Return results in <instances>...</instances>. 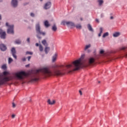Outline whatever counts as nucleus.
<instances>
[{"label":"nucleus","instance_id":"nucleus-36","mask_svg":"<svg viewBox=\"0 0 127 127\" xmlns=\"http://www.w3.org/2000/svg\"><path fill=\"white\" fill-rule=\"evenodd\" d=\"M30 59H31V56L28 57V61H30Z\"/></svg>","mask_w":127,"mask_h":127},{"label":"nucleus","instance_id":"nucleus-19","mask_svg":"<svg viewBox=\"0 0 127 127\" xmlns=\"http://www.w3.org/2000/svg\"><path fill=\"white\" fill-rule=\"evenodd\" d=\"M42 44H43L44 45V46L45 47H47L48 46V44H47V42L46 41V40H43L42 41Z\"/></svg>","mask_w":127,"mask_h":127},{"label":"nucleus","instance_id":"nucleus-6","mask_svg":"<svg viewBox=\"0 0 127 127\" xmlns=\"http://www.w3.org/2000/svg\"><path fill=\"white\" fill-rule=\"evenodd\" d=\"M62 24H63V25H67V26H71V27H75V23L71 21H63L62 22Z\"/></svg>","mask_w":127,"mask_h":127},{"label":"nucleus","instance_id":"nucleus-51","mask_svg":"<svg viewBox=\"0 0 127 127\" xmlns=\"http://www.w3.org/2000/svg\"><path fill=\"white\" fill-rule=\"evenodd\" d=\"M42 0H40L41 1H42Z\"/></svg>","mask_w":127,"mask_h":127},{"label":"nucleus","instance_id":"nucleus-28","mask_svg":"<svg viewBox=\"0 0 127 127\" xmlns=\"http://www.w3.org/2000/svg\"><path fill=\"white\" fill-rule=\"evenodd\" d=\"M39 49H40V51H41V52L43 51V47H42V45H39Z\"/></svg>","mask_w":127,"mask_h":127},{"label":"nucleus","instance_id":"nucleus-52","mask_svg":"<svg viewBox=\"0 0 127 127\" xmlns=\"http://www.w3.org/2000/svg\"><path fill=\"white\" fill-rule=\"evenodd\" d=\"M0 1H2V0H0Z\"/></svg>","mask_w":127,"mask_h":127},{"label":"nucleus","instance_id":"nucleus-31","mask_svg":"<svg viewBox=\"0 0 127 127\" xmlns=\"http://www.w3.org/2000/svg\"><path fill=\"white\" fill-rule=\"evenodd\" d=\"M26 54H29L30 55H32V54H33V53L27 51L26 52Z\"/></svg>","mask_w":127,"mask_h":127},{"label":"nucleus","instance_id":"nucleus-49","mask_svg":"<svg viewBox=\"0 0 127 127\" xmlns=\"http://www.w3.org/2000/svg\"><path fill=\"white\" fill-rule=\"evenodd\" d=\"M80 19H81V20H83V19H82V18H81Z\"/></svg>","mask_w":127,"mask_h":127},{"label":"nucleus","instance_id":"nucleus-16","mask_svg":"<svg viewBox=\"0 0 127 127\" xmlns=\"http://www.w3.org/2000/svg\"><path fill=\"white\" fill-rule=\"evenodd\" d=\"M14 43L15 44H18V45H19V44H21V40L19 39H16L14 41Z\"/></svg>","mask_w":127,"mask_h":127},{"label":"nucleus","instance_id":"nucleus-5","mask_svg":"<svg viewBox=\"0 0 127 127\" xmlns=\"http://www.w3.org/2000/svg\"><path fill=\"white\" fill-rule=\"evenodd\" d=\"M6 26L8 27L7 33L8 34H14V25H9L8 23H6Z\"/></svg>","mask_w":127,"mask_h":127},{"label":"nucleus","instance_id":"nucleus-33","mask_svg":"<svg viewBox=\"0 0 127 127\" xmlns=\"http://www.w3.org/2000/svg\"><path fill=\"white\" fill-rule=\"evenodd\" d=\"M104 53H105V51L103 50H101L100 51V54H104Z\"/></svg>","mask_w":127,"mask_h":127},{"label":"nucleus","instance_id":"nucleus-15","mask_svg":"<svg viewBox=\"0 0 127 127\" xmlns=\"http://www.w3.org/2000/svg\"><path fill=\"white\" fill-rule=\"evenodd\" d=\"M57 54H55L54 56H53V58H52V62L54 63L55 62V61H56V60H57Z\"/></svg>","mask_w":127,"mask_h":127},{"label":"nucleus","instance_id":"nucleus-48","mask_svg":"<svg viewBox=\"0 0 127 127\" xmlns=\"http://www.w3.org/2000/svg\"><path fill=\"white\" fill-rule=\"evenodd\" d=\"M29 101L31 102V99H30Z\"/></svg>","mask_w":127,"mask_h":127},{"label":"nucleus","instance_id":"nucleus-44","mask_svg":"<svg viewBox=\"0 0 127 127\" xmlns=\"http://www.w3.org/2000/svg\"><path fill=\"white\" fill-rule=\"evenodd\" d=\"M113 18H114V16H111L110 17V19H113Z\"/></svg>","mask_w":127,"mask_h":127},{"label":"nucleus","instance_id":"nucleus-23","mask_svg":"<svg viewBox=\"0 0 127 127\" xmlns=\"http://www.w3.org/2000/svg\"><path fill=\"white\" fill-rule=\"evenodd\" d=\"M100 33L98 34L99 37L102 36V33H103V28L100 27Z\"/></svg>","mask_w":127,"mask_h":127},{"label":"nucleus","instance_id":"nucleus-27","mask_svg":"<svg viewBox=\"0 0 127 127\" xmlns=\"http://www.w3.org/2000/svg\"><path fill=\"white\" fill-rule=\"evenodd\" d=\"M98 2L99 3V5H102V4L104 3V1L103 0H99Z\"/></svg>","mask_w":127,"mask_h":127},{"label":"nucleus","instance_id":"nucleus-25","mask_svg":"<svg viewBox=\"0 0 127 127\" xmlns=\"http://www.w3.org/2000/svg\"><path fill=\"white\" fill-rule=\"evenodd\" d=\"M107 36H109V32H106L105 33L102 37H103V38H105V37H107Z\"/></svg>","mask_w":127,"mask_h":127},{"label":"nucleus","instance_id":"nucleus-41","mask_svg":"<svg viewBox=\"0 0 127 127\" xmlns=\"http://www.w3.org/2000/svg\"><path fill=\"white\" fill-rule=\"evenodd\" d=\"M126 47H123L121 48V50H126Z\"/></svg>","mask_w":127,"mask_h":127},{"label":"nucleus","instance_id":"nucleus-37","mask_svg":"<svg viewBox=\"0 0 127 127\" xmlns=\"http://www.w3.org/2000/svg\"><path fill=\"white\" fill-rule=\"evenodd\" d=\"M79 93L80 96H82V95H83V93H82V91L79 90Z\"/></svg>","mask_w":127,"mask_h":127},{"label":"nucleus","instance_id":"nucleus-26","mask_svg":"<svg viewBox=\"0 0 127 127\" xmlns=\"http://www.w3.org/2000/svg\"><path fill=\"white\" fill-rule=\"evenodd\" d=\"M91 47V44H89L88 45H86L84 48V51H86L88 48Z\"/></svg>","mask_w":127,"mask_h":127},{"label":"nucleus","instance_id":"nucleus-14","mask_svg":"<svg viewBox=\"0 0 127 127\" xmlns=\"http://www.w3.org/2000/svg\"><path fill=\"white\" fill-rule=\"evenodd\" d=\"M87 28L89 31H91V32H94V30L93 29V28L92 27V26L90 24H88L87 25Z\"/></svg>","mask_w":127,"mask_h":127},{"label":"nucleus","instance_id":"nucleus-43","mask_svg":"<svg viewBox=\"0 0 127 127\" xmlns=\"http://www.w3.org/2000/svg\"><path fill=\"white\" fill-rule=\"evenodd\" d=\"M124 57H127V53H126L124 55Z\"/></svg>","mask_w":127,"mask_h":127},{"label":"nucleus","instance_id":"nucleus-53","mask_svg":"<svg viewBox=\"0 0 127 127\" xmlns=\"http://www.w3.org/2000/svg\"><path fill=\"white\" fill-rule=\"evenodd\" d=\"M110 14H111V15H112L113 14H112V13H111Z\"/></svg>","mask_w":127,"mask_h":127},{"label":"nucleus","instance_id":"nucleus-1","mask_svg":"<svg viewBox=\"0 0 127 127\" xmlns=\"http://www.w3.org/2000/svg\"><path fill=\"white\" fill-rule=\"evenodd\" d=\"M85 58V54L81 56V57L70 64H62L60 65L54 64L52 66V72L47 67H43L37 69L35 73L33 76V81H38L39 76H62L64 75L65 73H72L73 71H77L79 70L82 66H85V62L86 61L84 60Z\"/></svg>","mask_w":127,"mask_h":127},{"label":"nucleus","instance_id":"nucleus-42","mask_svg":"<svg viewBox=\"0 0 127 127\" xmlns=\"http://www.w3.org/2000/svg\"><path fill=\"white\" fill-rule=\"evenodd\" d=\"M95 20H96V22H98V23H99L100 22V21L98 19H96Z\"/></svg>","mask_w":127,"mask_h":127},{"label":"nucleus","instance_id":"nucleus-22","mask_svg":"<svg viewBox=\"0 0 127 127\" xmlns=\"http://www.w3.org/2000/svg\"><path fill=\"white\" fill-rule=\"evenodd\" d=\"M75 27H76L77 29H81L82 26L81 25V24H77L76 25H75Z\"/></svg>","mask_w":127,"mask_h":127},{"label":"nucleus","instance_id":"nucleus-20","mask_svg":"<svg viewBox=\"0 0 127 127\" xmlns=\"http://www.w3.org/2000/svg\"><path fill=\"white\" fill-rule=\"evenodd\" d=\"M44 25L46 27H49L50 26V25L49 24V23L48 22V21L46 20L44 22Z\"/></svg>","mask_w":127,"mask_h":127},{"label":"nucleus","instance_id":"nucleus-18","mask_svg":"<svg viewBox=\"0 0 127 127\" xmlns=\"http://www.w3.org/2000/svg\"><path fill=\"white\" fill-rule=\"evenodd\" d=\"M121 35V33L120 32H115L113 34L114 37H119Z\"/></svg>","mask_w":127,"mask_h":127},{"label":"nucleus","instance_id":"nucleus-40","mask_svg":"<svg viewBox=\"0 0 127 127\" xmlns=\"http://www.w3.org/2000/svg\"><path fill=\"white\" fill-rule=\"evenodd\" d=\"M104 13H101V18H103V17H104Z\"/></svg>","mask_w":127,"mask_h":127},{"label":"nucleus","instance_id":"nucleus-29","mask_svg":"<svg viewBox=\"0 0 127 127\" xmlns=\"http://www.w3.org/2000/svg\"><path fill=\"white\" fill-rule=\"evenodd\" d=\"M12 61H13V60H12V59H11V58H8V64H10V63H11V62H12Z\"/></svg>","mask_w":127,"mask_h":127},{"label":"nucleus","instance_id":"nucleus-30","mask_svg":"<svg viewBox=\"0 0 127 127\" xmlns=\"http://www.w3.org/2000/svg\"><path fill=\"white\" fill-rule=\"evenodd\" d=\"M3 75L4 76H6V75H8V72L5 71L3 72Z\"/></svg>","mask_w":127,"mask_h":127},{"label":"nucleus","instance_id":"nucleus-34","mask_svg":"<svg viewBox=\"0 0 127 127\" xmlns=\"http://www.w3.org/2000/svg\"><path fill=\"white\" fill-rule=\"evenodd\" d=\"M27 42H28V43H30V38H28L27 39Z\"/></svg>","mask_w":127,"mask_h":127},{"label":"nucleus","instance_id":"nucleus-32","mask_svg":"<svg viewBox=\"0 0 127 127\" xmlns=\"http://www.w3.org/2000/svg\"><path fill=\"white\" fill-rule=\"evenodd\" d=\"M30 16H31L32 17H34V16H35V14H34V13L31 12V13H30Z\"/></svg>","mask_w":127,"mask_h":127},{"label":"nucleus","instance_id":"nucleus-10","mask_svg":"<svg viewBox=\"0 0 127 127\" xmlns=\"http://www.w3.org/2000/svg\"><path fill=\"white\" fill-rule=\"evenodd\" d=\"M11 5L13 7H17V5H18V2L17 1V0H12Z\"/></svg>","mask_w":127,"mask_h":127},{"label":"nucleus","instance_id":"nucleus-3","mask_svg":"<svg viewBox=\"0 0 127 127\" xmlns=\"http://www.w3.org/2000/svg\"><path fill=\"white\" fill-rule=\"evenodd\" d=\"M27 73L24 71H21L18 72H16L15 74V77L18 79V80H23L25 77H27Z\"/></svg>","mask_w":127,"mask_h":127},{"label":"nucleus","instance_id":"nucleus-24","mask_svg":"<svg viewBox=\"0 0 127 127\" xmlns=\"http://www.w3.org/2000/svg\"><path fill=\"white\" fill-rule=\"evenodd\" d=\"M1 69H3L4 70H6V69H7V66H6V64H3L1 66Z\"/></svg>","mask_w":127,"mask_h":127},{"label":"nucleus","instance_id":"nucleus-7","mask_svg":"<svg viewBox=\"0 0 127 127\" xmlns=\"http://www.w3.org/2000/svg\"><path fill=\"white\" fill-rule=\"evenodd\" d=\"M6 37V33L2 31V29L0 28V38L1 39H5Z\"/></svg>","mask_w":127,"mask_h":127},{"label":"nucleus","instance_id":"nucleus-38","mask_svg":"<svg viewBox=\"0 0 127 127\" xmlns=\"http://www.w3.org/2000/svg\"><path fill=\"white\" fill-rule=\"evenodd\" d=\"M11 117H12V119H14L15 118V115L13 114L12 115Z\"/></svg>","mask_w":127,"mask_h":127},{"label":"nucleus","instance_id":"nucleus-21","mask_svg":"<svg viewBox=\"0 0 127 127\" xmlns=\"http://www.w3.org/2000/svg\"><path fill=\"white\" fill-rule=\"evenodd\" d=\"M52 29L53 31H56L57 30V26H56L55 24L53 26Z\"/></svg>","mask_w":127,"mask_h":127},{"label":"nucleus","instance_id":"nucleus-50","mask_svg":"<svg viewBox=\"0 0 127 127\" xmlns=\"http://www.w3.org/2000/svg\"><path fill=\"white\" fill-rule=\"evenodd\" d=\"M98 83H101V81H98Z\"/></svg>","mask_w":127,"mask_h":127},{"label":"nucleus","instance_id":"nucleus-46","mask_svg":"<svg viewBox=\"0 0 127 127\" xmlns=\"http://www.w3.org/2000/svg\"><path fill=\"white\" fill-rule=\"evenodd\" d=\"M25 67H29V64H27L25 65Z\"/></svg>","mask_w":127,"mask_h":127},{"label":"nucleus","instance_id":"nucleus-45","mask_svg":"<svg viewBox=\"0 0 127 127\" xmlns=\"http://www.w3.org/2000/svg\"><path fill=\"white\" fill-rule=\"evenodd\" d=\"M87 52H88V53H90V52H91L90 50H88Z\"/></svg>","mask_w":127,"mask_h":127},{"label":"nucleus","instance_id":"nucleus-2","mask_svg":"<svg viewBox=\"0 0 127 127\" xmlns=\"http://www.w3.org/2000/svg\"><path fill=\"white\" fill-rule=\"evenodd\" d=\"M36 32L37 33L36 37L38 39H41L42 37L40 36V35H43V36H45V32H43L41 30V27H40V24L39 23H38L36 24L35 26Z\"/></svg>","mask_w":127,"mask_h":127},{"label":"nucleus","instance_id":"nucleus-9","mask_svg":"<svg viewBox=\"0 0 127 127\" xmlns=\"http://www.w3.org/2000/svg\"><path fill=\"white\" fill-rule=\"evenodd\" d=\"M51 2L48 1L47 3H45L44 8L45 9H49L51 7Z\"/></svg>","mask_w":127,"mask_h":127},{"label":"nucleus","instance_id":"nucleus-39","mask_svg":"<svg viewBox=\"0 0 127 127\" xmlns=\"http://www.w3.org/2000/svg\"><path fill=\"white\" fill-rule=\"evenodd\" d=\"M22 61H23V62L26 61V59L25 58H24L22 59Z\"/></svg>","mask_w":127,"mask_h":127},{"label":"nucleus","instance_id":"nucleus-4","mask_svg":"<svg viewBox=\"0 0 127 127\" xmlns=\"http://www.w3.org/2000/svg\"><path fill=\"white\" fill-rule=\"evenodd\" d=\"M11 78L8 76H3L2 75L0 74V86L4 85L8 81H10Z\"/></svg>","mask_w":127,"mask_h":127},{"label":"nucleus","instance_id":"nucleus-11","mask_svg":"<svg viewBox=\"0 0 127 127\" xmlns=\"http://www.w3.org/2000/svg\"><path fill=\"white\" fill-rule=\"evenodd\" d=\"M0 49L1 51H5L7 48L4 44H0Z\"/></svg>","mask_w":127,"mask_h":127},{"label":"nucleus","instance_id":"nucleus-35","mask_svg":"<svg viewBox=\"0 0 127 127\" xmlns=\"http://www.w3.org/2000/svg\"><path fill=\"white\" fill-rule=\"evenodd\" d=\"M16 105L14 103H12V108H15Z\"/></svg>","mask_w":127,"mask_h":127},{"label":"nucleus","instance_id":"nucleus-17","mask_svg":"<svg viewBox=\"0 0 127 127\" xmlns=\"http://www.w3.org/2000/svg\"><path fill=\"white\" fill-rule=\"evenodd\" d=\"M50 51V48L48 47H46L45 49V52L46 54H48V52Z\"/></svg>","mask_w":127,"mask_h":127},{"label":"nucleus","instance_id":"nucleus-13","mask_svg":"<svg viewBox=\"0 0 127 127\" xmlns=\"http://www.w3.org/2000/svg\"><path fill=\"white\" fill-rule=\"evenodd\" d=\"M47 103H48V104H49V105H54V104H55V103H56V101H55V100L51 101V100L48 99Z\"/></svg>","mask_w":127,"mask_h":127},{"label":"nucleus","instance_id":"nucleus-8","mask_svg":"<svg viewBox=\"0 0 127 127\" xmlns=\"http://www.w3.org/2000/svg\"><path fill=\"white\" fill-rule=\"evenodd\" d=\"M11 52L13 57H14L15 59H17V57L16 56V55H15L16 54V51L15 50V48H12Z\"/></svg>","mask_w":127,"mask_h":127},{"label":"nucleus","instance_id":"nucleus-12","mask_svg":"<svg viewBox=\"0 0 127 127\" xmlns=\"http://www.w3.org/2000/svg\"><path fill=\"white\" fill-rule=\"evenodd\" d=\"M94 62H95V59H94L93 58H89L88 60V64H93V63H94Z\"/></svg>","mask_w":127,"mask_h":127},{"label":"nucleus","instance_id":"nucleus-47","mask_svg":"<svg viewBox=\"0 0 127 127\" xmlns=\"http://www.w3.org/2000/svg\"><path fill=\"white\" fill-rule=\"evenodd\" d=\"M39 45V43H36V46H38Z\"/></svg>","mask_w":127,"mask_h":127}]
</instances>
